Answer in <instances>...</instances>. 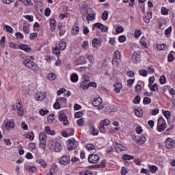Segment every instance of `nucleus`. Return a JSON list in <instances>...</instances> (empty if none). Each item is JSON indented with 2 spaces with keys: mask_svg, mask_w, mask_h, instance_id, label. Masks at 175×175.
I'll use <instances>...</instances> for the list:
<instances>
[{
  "mask_svg": "<svg viewBox=\"0 0 175 175\" xmlns=\"http://www.w3.org/2000/svg\"><path fill=\"white\" fill-rule=\"evenodd\" d=\"M102 20L103 21H106L109 18V12L108 11H104L101 16Z\"/></svg>",
  "mask_w": 175,
  "mask_h": 175,
  "instance_id": "obj_33",
  "label": "nucleus"
},
{
  "mask_svg": "<svg viewBox=\"0 0 175 175\" xmlns=\"http://www.w3.org/2000/svg\"><path fill=\"white\" fill-rule=\"evenodd\" d=\"M135 105H139L140 103V96L137 95L133 100Z\"/></svg>",
  "mask_w": 175,
  "mask_h": 175,
  "instance_id": "obj_58",
  "label": "nucleus"
},
{
  "mask_svg": "<svg viewBox=\"0 0 175 175\" xmlns=\"http://www.w3.org/2000/svg\"><path fill=\"white\" fill-rule=\"evenodd\" d=\"M5 43H6V37L2 36L0 40V44H1V47L4 48L5 46Z\"/></svg>",
  "mask_w": 175,
  "mask_h": 175,
  "instance_id": "obj_43",
  "label": "nucleus"
},
{
  "mask_svg": "<svg viewBox=\"0 0 175 175\" xmlns=\"http://www.w3.org/2000/svg\"><path fill=\"white\" fill-rule=\"evenodd\" d=\"M23 65H25V66H26V68L31 69V70H33L34 72H36V70H39V67L38 66V64H36V63L32 62L28 58L25 59L23 61Z\"/></svg>",
  "mask_w": 175,
  "mask_h": 175,
  "instance_id": "obj_2",
  "label": "nucleus"
},
{
  "mask_svg": "<svg viewBox=\"0 0 175 175\" xmlns=\"http://www.w3.org/2000/svg\"><path fill=\"white\" fill-rule=\"evenodd\" d=\"M57 28L59 30V36H62V35H65V32H66V30L65 29H63L62 24H59L57 25Z\"/></svg>",
  "mask_w": 175,
  "mask_h": 175,
  "instance_id": "obj_24",
  "label": "nucleus"
},
{
  "mask_svg": "<svg viewBox=\"0 0 175 175\" xmlns=\"http://www.w3.org/2000/svg\"><path fill=\"white\" fill-rule=\"evenodd\" d=\"M90 128L92 129V132L94 136H96L99 135V131L97 129H95V127L94 126V125L90 126Z\"/></svg>",
  "mask_w": 175,
  "mask_h": 175,
  "instance_id": "obj_44",
  "label": "nucleus"
},
{
  "mask_svg": "<svg viewBox=\"0 0 175 175\" xmlns=\"http://www.w3.org/2000/svg\"><path fill=\"white\" fill-rule=\"evenodd\" d=\"M161 13L163 14V16H167V14H169V10H167V8L165 7H162Z\"/></svg>",
  "mask_w": 175,
  "mask_h": 175,
  "instance_id": "obj_40",
  "label": "nucleus"
},
{
  "mask_svg": "<svg viewBox=\"0 0 175 175\" xmlns=\"http://www.w3.org/2000/svg\"><path fill=\"white\" fill-rule=\"evenodd\" d=\"M143 103L144 105H150V103H151V98L148 97L144 98Z\"/></svg>",
  "mask_w": 175,
  "mask_h": 175,
  "instance_id": "obj_49",
  "label": "nucleus"
},
{
  "mask_svg": "<svg viewBox=\"0 0 175 175\" xmlns=\"http://www.w3.org/2000/svg\"><path fill=\"white\" fill-rule=\"evenodd\" d=\"M131 59L134 64H139L140 61H142V55L140 53V51L138 52H134Z\"/></svg>",
  "mask_w": 175,
  "mask_h": 175,
  "instance_id": "obj_6",
  "label": "nucleus"
},
{
  "mask_svg": "<svg viewBox=\"0 0 175 175\" xmlns=\"http://www.w3.org/2000/svg\"><path fill=\"white\" fill-rule=\"evenodd\" d=\"M120 61H121V53L120 51H116L112 58V65L116 67L120 65Z\"/></svg>",
  "mask_w": 175,
  "mask_h": 175,
  "instance_id": "obj_4",
  "label": "nucleus"
},
{
  "mask_svg": "<svg viewBox=\"0 0 175 175\" xmlns=\"http://www.w3.org/2000/svg\"><path fill=\"white\" fill-rule=\"evenodd\" d=\"M149 170H150L151 173H157L158 172V167L156 165H150Z\"/></svg>",
  "mask_w": 175,
  "mask_h": 175,
  "instance_id": "obj_39",
  "label": "nucleus"
},
{
  "mask_svg": "<svg viewBox=\"0 0 175 175\" xmlns=\"http://www.w3.org/2000/svg\"><path fill=\"white\" fill-rule=\"evenodd\" d=\"M49 146L50 150L53 151V152H61L62 150V146H61V143L54 140L49 141Z\"/></svg>",
  "mask_w": 175,
  "mask_h": 175,
  "instance_id": "obj_1",
  "label": "nucleus"
},
{
  "mask_svg": "<svg viewBox=\"0 0 175 175\" xmlns=\"http://www.w3.org/2000/svg\"><path fill=\"white\" fill-rule=\"evenodd\" d=\"M90 81V78L88 77V79H85L80 85V88L81 90H83L84 91H87V90L89 88L88 82Z\"/></svg>",
  "mask_w": 175,
  "mask_h": 175,
  "instance_id": "obj_13",
  "label": "nucleus"
},
{
  "mask_svg": "<svg viewBox=\"0 0 175 175\" xmlns=\"http://www.w3.org/2000/svg\"><path fill=\"white\" fill-rule=\"evenodd\" d=\"M3 29L4 31H6V32H8V33H13V28H12V27L9 25H4Z\"/></svg>",
  "mask_w": 175,
  "mask_h": 175,
  "instance_id": "obj_31",
  "label": "nucleus"
},
{
  "mask_svg": "<svg viewBox=\"0 0 175 175\" xmlns=\"http://www.w3.org/2000/svg\"><path fill=\"white\" fill-rule=\"evenodd\" d=\"M59 121H62L63 122L64 125H67L68 124H69V121L68 120V117L64 113H59Z\"/></svg>",
  "mask_w": 175,
  "mask_h": 175,
  "instance_id": "obj_12",
  "label": "nucleus"
},
{
  "mask_svg": "<svg viewBox=\"0 0 175 175\" xmlns=\"http://www.w3.org/2000/svg\"><path fill=\"white\" fill-rule=\"evenodd\" d=\"M36 147V144H35V143H33V142H30L28 144V149L29 150H35Z\"/></svg>",
  "mask_w": 175,
  "mask_h": 175,
  "instance_id": "obj_54",
  "label": "nucleus"
},
{
  "mask_svg": "<svg viewBox=\"0 0 175 175\" xmlns=\"http://www.w3.org/2000/svg\"><path fill=\"white\" fill-rule=\"evenodd\" d=\"M11 49H13L14 50H17V49H18V46H17V44H16V43L13 42H10L8 43Z\"/></svg>",
  "mask_w": 175,
  "mask_h": 175,
  "instance_id": "obj_45",
  "label": "nucleus"
},
{
  "mask_svg": "<svg viewBox=\"0 0 175 175\" xmlns=\"http://www.w3.org/2000/svg\"><path fill=\"white\" fill-rule=\"evenodd\" d=\"M165 146L167 148H174L175 147V141L172 138H167L165 141Z\"/></svg>",
  "mask_w": 175,
  "mask_h": 175,
  "instance_id": "obj_10",
  "label": "nucleus"
},
{
  "mask_svg": "<svg viewBox=\"0 0 175 175\" xmlns=\"http://www.w3.org/2000/svg\"><path fill=\"white\" fill-rule=\"evenodd\" d=\"M167 47V45H166V44H160L157 45V49L158 51H163L166 50Z\"/></svg>",
  "mask_w": 175,
  "mask_h": 175,
  "instance_id": "obj_27",
  "label": "nucleus"
},
{
  "mask_svg": "<svg viewBox=\"0 0 175 175\" xmlns=\"http://www.w3.org/2000/svg\"><path fill=\"white\" fill-rule=\"evenodd\" d=\"M36 162V163L40 165L42 167H46L47 166V163L44 159H38Z\"/></svg>",
  "mask_w": 175,
  "mask_h": 175,
  "instance_id": "obj_23",
  "label": "nucleus"
},
{
  "mask_svg": "<svg viewBox=\"0 0 175 175\" xmlns=\"http://www.w3.org/2000/svg\"><path fill=\"white\" fill-rule=\"evenodd\" d=\"M157 126L158 132H163L166 129V122L163 117L158 119Z\"/></svg>",
  "mask_w": 175,
  "mask_h": 175,
  "instance_id": "obj_5",
  "label": "nucleus"
},
{
  "mask_svg": "<svg viewBox=\"0 0 175 175\" xmlns=\"http://www.w3.org/2000/svg\"><path fill=\"white\" fill-rule=\"evenodd\" d=\"M59 47L60 50H62V51L65 50V49H66V42H65V41H64V40H61L59 42Z\"/></svg>",
  "mask_w": 175,
  "mask_h": 175,
  "instance_id": "obj_26",
  "label": "nucleus"
},
{
  "mask_svg": "<svg viewBox=\"0 0 175 175\" xmlns=\"http://www.w3.org/2000/svg\"><path fill=\"white\" fill-rule=\"evenodd\" d=\"M50 27L51 32H54V31H55V28L57 27V21L55 19H51Z\"/></svg>",
  "mask_w": 175,
  "mask_h": 175,
  "instance_id": "obj_19",
  "label": "nucleus"
},
{
  "mask_svg": "<svg viewBox=\"0 0 175 175\" xmlns=\"http://www.w3.org/2000/svg\"><path fill=\"white\" fill-rule=\"evenodd\" d=\"M174 129V124L171 125L167 130L164 132L165 135H169L170 133V131Z\"/></svg>",
  "mask_w": 175,
  "mask_h": 175,
  "instance_id": "obj_55",
  "label": "nucleus"
},
{
  "mask_svg": "<svg viewBox=\"0 0 175 175\" xmlns=\"http://www.w3.org/2000/svg\"><path fill=\"white\" fill-rule=\"evenodd\" d=\"M46 142L40 141V148H42L43 151L46 150Z\"/></svg>",
  "mask_w": 175,
  "mask_h": 175,
  "instance_id": "obj_47",
  "label": "nucleus"
},
{
  "mask_svg": "<svg viewBox=\"0 0 175 175\" xmlns=\"http://www.w3.org/2000/svg\"><path fill=\"white\" fill-rule=\"evenodd\" d=\"M80 10L82 14H85L88 12V5L85 3L82 4V6L80 8Z\"/></svg>",
  "mask_w": 175,
  "mask_h": 175,
  "instance_id": "obj_22",
  "label": "nucleus"
},
{
  "mask_svg": "<svg viewBox=\"0 0 175 175\" xmlns=\"http://www.w3.org/2000/svg\"><path fill=\"white\" fill-rule=\"evenodd\" d=\"M70 80L72 83H77V81H79V75L76 73H73L70 76Z\"/></svg>",
  "mask_w": 175,
  "mask_h": 175,
  "instance_id": "obj_29",
  "label": "nucleus"
},
{
  "mask_svg": "<svg viewBox=\"0 0 175 175\" xmlns=\"http://www.w3.org/2000/svg\"><path fill=\"white\" fill-rule=\"evenodd\" d=\"M140 36H142V30L135 29L134 31V37L136 39H139V38H140Z\"/></svg>",
  "mask_w": 175,
  "mask_h": 175,
  "instance_id": "obj_30",
  "label": "nucleus"
},
{
  "mask_svg": "<svg viewBox=\"0 0 175 175\" xmlns=\"http://www.w3.org/2000/svg\"><path fill=\"white\" fill-rule=\"evenodd\" d=\"M16 107L19 117L24 116V110H23L21 101H19L18 103H16Z\"/></svg>",
  "mask_w": 175,
  "mask_h": 175,
  "instance_id": "obj_11",
  "label": "nucleus"
},
{
  "mask_svg": "<svg viewBox=\"0 0 175 175\" xmlns=\"http://www.w3.org/2000/svg\"><path fill=\"white\" fill-rule=\"evenodd\" d=\"M99 130L101 133H106V128L103 124H100Z\"/></svg>",
  "mask_w": 175,
  "mask_h": 175,
  "instance_id": "obj_62",
  "label": "nucleus"
},
{
  "mask_svg": "<svg viewBox=\"0 0 175 175\" xmlns=\"http://www.w3.org/2000/svg\"><path fill=\"white\" fill-rule=\"evenodd\" d=\"M39 114L42 116H46V114H49V109H45V110L40 109L39 111Z\"/></svg>",
  "mask_w": 175,
  "mask_h": 175,
  "instance_id": "obj_51",
  "label": "nucleus"
},
{
  "mask_svg": "<svg viewBox=\"0 0 175 175\" xmlns=\"http://www.w3.org/2000/svg\"><path fill=\"white\" fill-rule=\"evenodd\" d=\"M79 29L78 26H73L72 29V35H77L79 33Z\"/></svg>",
  "mask_w": 175,
  "mask_h": 175,
  "instance_id": "obj_42",
  "label": "nucleus"
},
{
  "mask_svg": "<svg viewBox=\"0 0 175 175\" xmlns=\"http://www.w3.org/2000/svg\"><path fill=\"white\" fill-rule=\"evenodd\" d=\"M46 96H47V94L45 92H38L36 94V99L40 102H42L46 99Z\"/></svg>",
  "mask_w": 175,
  "mask_h": 175,
  "instance_id": "obj_7",
  "label": "nucleus"
},
{
  "mask_svg": "<svg viewBox=\"0 0 175 175\" xmlns=\"http://www.w3.org/2000/svg\"><path fill=\"white\" fill-rule=\"evenodd\" d=\"M131 159H135V157L131 156L128 154H125L123 155V160L124 161H131Z\"/></svg>",
  "mask_w": 175,
  "mask_h": 175,
  "instance_id": "obj_34",
  "label": "nucleus"
},
{
  "mask_svg": "<svg viewBox=\"0 0 175 175\" xmlns=\"http://www.w3.org/2000/svg\"><path fill=\"white\" fill-rule=\"evenodd\" d=\"M167 61L168 62H172V61H174V57L173 56V53L170 52L167 57Z\"/></svg>",
  "mask_w": 175,
  "mask_h": 175,
  "instance_id": "obj_53",
  "label": "nucleus"
},
{
  "mask_svg": "<svg viewBox=\"0 0 175 175\" xmlns=\"http://www.w3.org/2000/svg\"><path fill=\"white\" fill-rule=\"evenodd\" d=\"M52 53L55 54V55H59V54H61V50H59L58 46H56L53 49Z\"/></svg>",
  "mask_w": 175,
  "mask_h": 175,
  "instance_id": "obj_37",
  "label": "nucleus"
},
{
  "mask_svg": "<svg viewBox=\"0 0 175 175\" xmlns=\"http://www.w3.org/2000/svg\"><path fill=\"white\" fill-rule=\"evenodd\" d=\"M47 120H48L49 124H53V122H54V120H55V117L54 116V114H51L48 116Z\"/></svg>",
  "mask_w": 175,
  "mask_h": 175,
  "instance_id": "obj_36",
  "label": "nucleus"
},
{
  "mask_svg": "<svg viewBox=\"0 0 175 175\" xmlns=\"http://www.w3.org/2000/svg\"><path fill=\"white\" fill-rule=\"evenodd\" d=\"M162 111H163V114L165 117V118H169L170 117V116H172V113L169 111L163 110Z\"/></svg>",
  "mask_w": 175,
  "mask_h": 175,
  "instance_id": "obj_50",
  "label": "nucleus"
},
{
  "mask_svg": "<svg viewBox=\"0 0 175 175\" xmlns=\"http://www.w3.org/2000/svg\"><path fill=\"white\" fill-rule=\"evenodd\" d=\"M57 102L61 103L62 105H66L67 100L64 97H59L57 98Z\"/></svg>",
  "mask_w": 175,
  "mask_h": 175,
  "instance_id": "obj_35",
  "label": "nucleus"
},
{
  "mask_svg": "<svg viewBox=\"0 0 175 175\" xmlns=\"http://www.w3.org/2000/svg\"><path fill=\"white\" fill-rule=\"evenodd\" d=\"M29 28H31V25L28 22H25L23 23V31L25 33H29Z\"/></svg>",
  "mask_w": 175,
  "mask_h": 175,
  "instance_id": "obj_15",
  "label": "nucleus"
},
{
  "mask_svg": "<svg viewBox=\"0 0 175 175\" xmlns=\"http://www.w3.org/2000/svg\"><path fill=\"white\" fill-rule=\"evenodd\" d=\"M5 127L8 129H13V128H14V122L10 121L7 122L5 124Z\"/></svg>",
  "mask_w": 175,
  "mask_h": 175,
  "instance_id": "obj_32",
  "label": "nucleus"
},
{
  "mask_svg": "<svg viewBox=\"0 0 175 175\" xmlns=\"http://www.w3.org/2000/svg\"><path fill=\"white\" fill-rule=\"evenodd\" d=\"M90 163H98L99 162V156L95 154H90L88 157Z\"/></svg>",
  "mask_w": 175,
  "mask_h": 175,
  "instance_id": "obj_8",
  "label": "nucleus"
},
{
  "mask_svg": "<svg viewBox=\"0 0 175 175\" xmlns=\"http://www.w3.org/2000/svg\"><path fill=\"white\" fill-rule=\"evenodd\" d=\"M135 114L137 117H143V112L139 109H135Z\"/></svg>",
  "mask_w": 175,
  "mask_h": 175,
  "instance_id": "obj_52",
  "label": "nucleus"
},
{
  "mask_svg": "<svg viewBox=\"0 0 175 175\" xmlns=\"http://www.w3.org/2000/svg\"><path fill=\"white\" fill-rule=\"evenodd\" d=\"M25 137L27 139H29V140L32 142V140H33V137H35V135L33 134V132H30L25 135Z\"/></svg>",
  "mask_w": 175,
  "mask_h": 175,
  "instance_id": "obj_38",
  "label": "nucleus"
},
{
  "mask_svg": "<svg viewBox=\"0 0 175 175\" xmlns=\"http://www.w3.org/2000/svg\"><path fill=\"white\" fill-rule=\"evenodd\" d=\"M148 87L150 88V91H152L153 92H158L159 91V88L158 87V84H148Z\"/></svg>",
  "mask_w": 175,
  "mask_h": 175,
  "instance_id": "obj_16",
  "label": "nucleus"
},
{
  "mask_svg": "<svg viewBox=\"0 0 175 175\" xmlns=\"http://www.w3.org/2000/svg\"><path fill=\"white\" fill-rule=\"evenodd\" d=\"M82 49H83V50L88 49V41H83V42Z\"/></svg>",
  "mask_w": 175,
  "mask_h": 175,
  "instance_id": "obj_61",
  "label": "nucleus"
},
{
  "mask_svg": "<svg viewBox=\"0 0 175 175\" xmlns=\"http://www.w3.org/2000/svg\"><path fill=\"white\" fill-rule=\"evenodd\" d=\"M147 139L146 137L143 135H142L138 139H137L136 143L137 144H139V146H142V144H144L146 143V141Z\"/></svg>",
  "mask_w": 175,
  "mask_h": 175,
  "instance_id": "obj_18",
  "label": "nucleus"
},
{
  "mask_svg": "<svg viewBox=\"0 0 175 175\" xmlns=\"http://www.w3.org/2000/svg\"><path fill=\"white\" fill-rule=\"evenodd\" d=\"M53 107L56 110H58V109H61V104L58 102L57 99H56V102L54 103Z\"/></svg>",
  "mask_w": 175,
  "mask_h": 175,
  "instance_id": "obj_48",
  "label": "nucleus"
},
{
  "mask_svg": "<svg viewBox=\"0 0 175 175\" xmlns=\"http://www.w3.org/2000/svg\"><path fill=\"white\" fill-rule=\"evenodd\" d=\"M92 105L94 106V107H99L100 105H102V98H94L92 101Z\"/></svg>",
  "mask_w": 175,
  "mask_h": 175,
  "instance_id": "obj_17",
  "label": "nucleus"
},
{
  "mask_svg": "<svg viewBox=\"0 0 175 175\" xmlns=\"http://www.w3.org/2000/svg\"><path fill=\"white\" fill-rule=\"evenodd\" d=\"M59 163L61 165H68L70 163V157L69 156L64 155L59 159Z\"/></svg>",
  "mask_w": 175,
  "mask_h": 175,
  "instance_id": "obj_9",
  "label": "nucleus"
},
{
  "mask_svg": "<svg viewBox=\"0 0 175 175\" xmlns=\"http://www.w3.org/2000/svg\"><path fill=\"white\" fill-rule=\"evenodd\" d=\"M121 174L122 175H126V174H128V170L126 169V167H122Z\"/></svg>",
  "mask_w": 175,
  "mask_h": 175,
  "instance_id": "obj_63",
  "label": "nucleus"
},
{
  "mask_svg": "<svg viewBox=\"0 0 175 175\" xmlns=\"http://www.w3.org/2000/svg\"><path fill=\"white\" fill-rule=\"evenodd\" d=\"M86 148L88 150V151H92V150H95V146L92 144H87Z\"/></svg>",
  "mask_w": 175,
  "mask_h": 175,
  "instance_id": "obj_46",
  "label": "nucleus"
},
{
  "mask_svg": "<svg viewBox=\"0 0 175 175\" xmlns=\"http://www.w3.org/2000/svg\"><path fill=\"white\" fill-rule=\"evenodd\" d=\"M160 84H165L166 83V77L162 75L159 79Z\"/></svg>",
  "mask_w": 175,
  "mask_h": 175,
  "instance_id": "obj_57",
  "label": "nucleus"
},
{
  "mask_svg": "<svg viewBox=\"0 0 175 175\" xmlns=\"http://www.w3.org/2000/svg\"><path fill=\"white\" fill-rule=\"evenodd\" d=\"M49 80H55V74L49 73L48 76Z\"/></svg>",
  "mask_w": 175,
  "mask_h": 175,
  "instance_id": "obj_64",
  "label": "nucleus"
},
{
  "mask_svg": "<svg viewBox=\"0 0 175 175\" xmlns=\"http://www.w3.org/2000/svg\"><path fill=\"white\" fill-rule=\"evenodd\" d=\"M39 140L40 142H47V135H46V133L42 132L40 133Z\"/></svg>",
  "mask_w": 175,
  "mask_h": 175,
  "instance_id": "obj_21",
  "label": "nucleus"
},
{
  "mask_svg": "<svg viewBox=\"0 0 175 175\" xmlns=\"http://www.w3.org/2000/svg\"><path fill=\"white\" fill-rule=\"evenodd\" d=\"M45 133H46L47 135H51V136L55 135V131H51V129H50V126H47L45 127Z\"/></svg>",
  "mask_w": 175,
  "mask_h": 175,
  "instance_id": "obj_25",
  "label": "nucleus"
},
{
  "mask_svg": "<svg viewBox=\"0 0 175 175\" xmlns=\"http://www.w3.org/2000/svg\"><path fill=\"white\" fill-rule=\"evenodd\" d=\"M19 49L21 50H23V51H26V53H29V51L32 50V49L27 44H21L19 46Z\"/></svg>",
  "mask_w": 175,
  "mask_h": 175,
  "instance_id": "obj_20",
  "label": "nucleus"
},
{
  "mask_svg": "<svg viewBox=\"0 0 175 175\" xmlns=\"http://www.w3.org/2000/svg\"><path fill=\"white\" fill-rule=\"evenodd\" d=\"M139 73L141 76H143V77H146L147 76V71L144 69L139 70Z\"/></svg>",
  "mask_w": 175,
  "mask_h": 175,
  "instance_id": "obj_59",
  "label": "nucleus"
},
{
  "mask_svg": "<svg viewBox=\"0 0 175 175\" xmlns=\"http://www.w3.org/2000/svg\"><path fill=\"white\" fill-rule=\"evenodd\" d=\"M85 57H87L91 64H94V56L92 55H85Z\"/></svg>",
  "mask_w": 175,
  "mask_h": 175,
  "instance_id": "obj_60",
  "label": "nucleus"
},
{
  "mask_svg": "<svg viewBox=\"0 0 175 175\" xmlns=\"http://www.w3.org/2000/svg\"><path fill=\"white\" fill-rule=\"evenodd\" d=\"M67 148L68 151H72V150H76L79 147V142L75 139V138H71L67 141Z\"/></svg>",
  "mask_w": 175,
  "mask_h": 175,
  "instance_id": "obj_3",
  "label": "nucleus"
},
{
  "mask_svg": "<svg viewBox=\"0 0 175 175\" xmlns=\"http://www.w3.org/2000/svg\"><path fill=\"white\" fill-rule=\"evenodd\" d=\"M25 169L26 170H27L28 172H31V173H35V172H36V167L35 166L27 165L25 166Z\"/></svg>",
  "mask_w": 175,
  "mask_h": 175,
  "instance_id": "obj_28",
  "label": "nucleus"
},
{
  "mask_svg": "<svg viewBox=\"0 0 175 175\" xmlns=\"http://www.w3.org/2000/svg\"><path fill=\"white\" fill-rule=\"evenodd\" d=\"M92 45L94 49H98V47H100L102 42L98 38H94L92 40Z\"/></svg>",
  "mask_w": 175,
  "mask_h": 175,
  "instance_id": "obj_14",
  "label": "nucleus"
},
{
  "mask_svg": "<svg viewBox=\"0 0 175 175\" xmlns=\"http://www.w3.org/2000/svg\"><path fill=\"white\" fill-rule=\"evenodd\" d=\"M118 40H119L120 43H124V42H125L126 40V37H125V36H124V35H122V36H119Z\"/></svg>",
  "mask_w": 175,
  "mask_h": 175,
  "instance_id": "obj_56",
  "label": "nucleus"
},
{
  "mask_svg": "<svg viewBox=\"0 0 175 175\" xmlns=\"http://www.w3.org/2000/svg\"><path fill=\"white\" fill-rule=\"evenodd\" d=\"M100 124L104 126H109V125H110V120L108 119H105L100 122Z\"/></svg>",
  "mask_w": 175,
  "mask_h": 175,
  "instance_id": "obj_41",
  "label": "nucleus"
}]
</instances>
